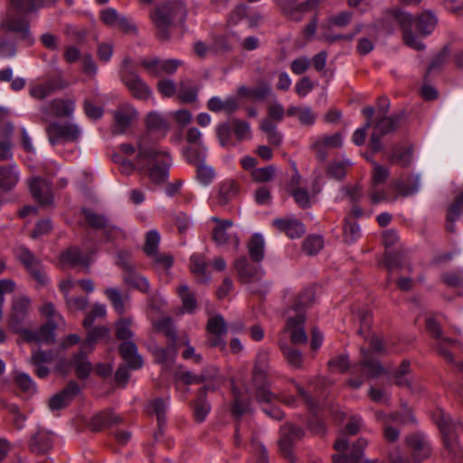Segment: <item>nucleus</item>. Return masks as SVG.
<instances>
[{
  "mask_svg": "<svg viewBox=\"0 0 463 463\" xmlns=\"http://www.w3.org/2000/svg\"><path fill=\"white\" fill-rule=\"evenodd\" d=\"M272 225L291 239L299 238L306 232L304 224L294 218H277L272 221Z\"/></svg>",
  "mask_w": 463,
  "mask_h": 463,
  "instance_id": "obj_23",
  "label": "nucleus"
},
{
  "mask_svg": "<svg viewBox=\"0 0 463 463\" xmlns=\"http://www.w3.org/2000/svg\"><path fill=\"white\" fill-rule=\"evenodd\" d=\"M80 388L79 384L71 381L61 392L52 396L48 402L51 411H58L66 408L78 395Z\"/></svg>",
  "mask_w": 463,
  "mask_h": 463,
  "instance_id": "obj_17",
  "label": "nucleus"
},
{
  "mask_svg": "<svg viewBox=\"0 0 463 463\" xmlns=\"http://www.w3.org/2000/svg\"><path fill=\"white\" fill-rule=\"evenodd\" d=\"M156 331L161 332L169 339V342H176V333L171 317H164L154 323Z\"/></svg>",
  "mask_w": 463,
  "mask_h": 463,
  "instance_id": "obj_48",
  "label": "nucleus"
},
{
  "mask_svg": "<svg viewBox=\"0 0 463 463\" xmlns=\"http://www.w3.org/2000/svg\"><path fill=\"white\" fill-rule=\"evenodd\" d=\"M208 263L204 256L199 253H194L190 258V269L201 281L206 282L210 277L206 272Z\"/></svg>",
  "mask_w": 463,
  "mask_h": 463,
  "instance_id": "obj_38",
  "label": "nucleus"
},
{
  "mask_svg": "<svg viewBox=\"0 0 463 463\" xmlns=\"http://www.w3.org/2000/svg\"><path fill=\"white\" fill-rule=\"evenodd\" d=\"M390 160L392 163L396 164L402 167L409 166L412 160V148L406 147L404 149L395 150L392 154Z\"/></svg>",
  "mask_w": 463,
  "mask_h": 463,
  "instance_id": "obj_56",
  "label": "nucleus"
},
{
  "mask_svg": "<svg viewBox=\"0 0 463 463\" xmlns=\"http://www.w3.org/2000/svg\"><path fill=\"white\" fill-rule=\"evenodd\" d=\"M205 391V387L200 390L202 396L196 400L194 405V417L197 422H203L211 411L210 403L203 397Z\"/></svg>",
  "mask_w": 463,
  "mask_h": 463,
  "instance_id": "obj_50",
  "label": "nucleus"
},
{
  "mask_svg": "<svg viewBox=\"0 0 463 463\" xmlns=\"http://www.w3.org/2000/svg\"><path fill=\"white\" fill-rule=\"evenodd\" d=\"M137 112L129 104L118 107L114 112V133L123 134L137 120Z\"/></svg>",
  "mask_w": 463,
  "mask_h": 463,
  "instance_id": "obj_19",
  "label": "nucleus"
},
{
  "mask_svg": "<svg viewBox=\"0 0 463 463\" xmlns=\"http://www.w3.org/2000/svg\"><path fill=\"white\" fill-rule=\"evenodd\" d=\"M0 30L5 33H14L19 40L26 42L29 45L33 43L28 22L23 17L16 16L12 12L6 13L2 17Z\"/></svg>",
  "mask_w": 463,
  "mask_h": 463,
  "instance_id": "obj_11",
  "label": "nucleus"
},
{
  "mask_svg": "<svg viewBox=\"0 0 463 463\" xmlns=\"http://www.w3.org/2000/svg\"><path fill=\"white\" fill-rule=\"evenodd\" d=\"M406 443L415 462H421L430 456V443L422 434L409 435L406 438Z\"/></svg>",
  "mask_w": 463,
  "mask_h": 463,
  "instance_id": "obj_18",
  "label": "nucleus"
},
{
  "mask_svg": "<svg viewBox=\"0 0 463 463\" xmlns=\"http://www.w3.org/2000/svg\"><path fill=\"white\" fill-rule=\"evenodd\" d=\"M274 3L281 14L288 20L294 22L302 21V15H300L298 11V0H274Z\"/></svg>",
  "mask_w": 463,
  "mask_h": 463,
  "instance_id": "obj_37",
  "label": "nucleus"
},
{
  "mask_svg": "<svg viewBox=\"0 0 463 463\" xmlns=\"http://www.w3.org/2000/svg\"><path fill=\"white\" fill-rule=\"evenodd\" d=\"M304 431L300 427L291 423H286L280 427L279 439L278 441L279 453L289 462H294L296 457L293 452V446L300 439Z\"/></svg>",
  "mask_w": 463,
  "mask_h": 463,
  "instance_id": "obj_9",
  "label": "nucleus"
},
{
  "mask_svg": "<svg viewBox=\"0 0 463 463\" xmlns=\"http://www.w3.org/2000/svg\"><path fill=\"white\" fill-rule=\"evenodd\" d=\"M393 187L396 190L397 196H410L419 190V177L410 176L407 182L397 180L393 183Z\"/></svg>",
  "mask_w": 463,
  "mask_h": 463,
  "instance_id": "obj_43",
  "label": "nucleus"
},
{
  "mask_svg": "<svg viewBox=\"0 0 463 463\" xmlns=\"http://www.w3.org/2000/svg\"><path fill=\"white\" fill-rule=\"evenodd\" d=\"M75 109V104L71 99H56L42 108L45 114H50L56 117L69 118Z\"/></svg>",
  "mask_w": 463,
  "mask_h": 463,
  "instance_id": "obj_27",
  "label": "nucleus"
},
{
  "mask_svg": "<svg viewBox=\"0 0 463 463\" xmlns=\"http://www.w3.org/2000/svg\"><path fill=\"white\" fill-rule=\"evenodd\" d=\"M118 349L128 366L132 369H139L143 365L142 357L137 354V347L133 342L124 341L120 344Z\"/></svg>",
  "mask_w": 463,
  "mask_h": 463,
  "instance_id": "obj_29",
  "label": "nucleus"
},
{
  "mask_svg": "<svg viewBox=\"0 0 463 463\" xmlns=\"http://www.w3.org/2000/svg\"><path fill=\"white\" fill-rule=\"evenodd\" d=\"M260 129L266 134L268 143L273 146H279L282 143V135L277 131L276 126L270 119H264L260 123Z\"/></svg>",
  "mask_w": 463,
  "mask_h": 463,
  "instance_id": "obj_47",
  "label": "nucleus"
},
{
  "mask_svg": "<svg viewBox=\"0 0 463 463\" xmlns=\"http://www.w3.org/2000/svg\"><path fill=\"white\" fill-rule=\"evenodd\" d=\"M16 254L19 260L26 267L31 275L40 284H45L47 281V277L37 258L24 246H21L17 249Z\"/></svg>",
  "mask_w": 463,
  "mask_h": 463,
  "instance_id": "obj_15",
  "label": "nucleus"
},
{
  "mask_svg": "<svg viewBox=\"0 0 463 463\" xmlns=\"http://www.w3.org/2000/svg\"><path fill=\"white\" fill-rule=\"evenodd\" d=\"M432 419L439 429L449 456L452 458H461L463 454L458 442L457 431L463 430V424L452 420L451 417L439 408L432 413Z\"/></svg>",
  "mask_w": 463,
  "mask_h": 463,
  "instance_id": "obj_3",
  "label": "nucleus"
},
{
  "mask_svg": "<svg viewBox=\"0 0 463 463\" xmlns=\"http://www.w3.org/2000/svg\"><path fill=\"white\" fill-rule=\"evenodd\" d=\"M361 354L360 363L352 369V373L358 374V377L348 381L349 385L354 389L359 388L364 380L379 377L385 373L383 366L371 356L369 351L362 348Z\"/></svg>",
  "mask_w": 463,
  "mask_h": 463,
  "instance_id": "obj_6",
  "label": "nucleus"
},
{
  "mask_svg": "<svg viewBox=\"0 0 463 463\" xmlns=\"http://www.w3.org/2000/svg\"><path fill=\"white\" fill-rule=\"evenodd\" d=\"M211 221L216 223L212 232L213 241L218 246H231L237 250L240 246V240L237 234L232 232L233 222L231 220H222L218 217H212Z\"/></svg>",
  "mask_w": 463,
  "mask_h": 463,
  "instance_id": "obj_13",
  "label": "nucleus"
},
{
  "mask_svg": "<svg viewBox=\"0 0 463 463\" xmlns=\"http://www.w3.org/2000/svg\"><path fill=\"white\" fill-rule=\"evenodd\" d=\"M324 241L321 236H308L303 241L302 249L307 255H315L323 248Z\"/></svg>",
  "mask_w": 463,
  "mask_h": 463,
  "instance_id": "obj_61",
  "label": "nucleus"
},
{
  "mask_svg": "<svg viewBox=\"0 0 463 463\" xmlns=\"http://www.w3.org/2000/svg\"><path fill=\"white\" fill-rule=\"evenodd\" d=\"M109 334V330L105 326H96L90 329L88 333L87 339L81 345L80 348L91 352L95 343L103 337H106Z\"/></svg>",
  "mask_w": 463,
  "mask_h": 463,
  "instance_id": "obj_52",
  "label": "nucleus"
},
{
  "mask_svg": "<svg viewBox=\"0 0 463 463\" xmlns=\"http://www.w3.org/2000/svg\"><path fill=\"white\" fill-rule=\"evenodd\" d=\"M288 116H297L298 120L307 126L313 125L316 120V115L310 108L307 107H289L287 111Z\"/></svg>",
  "mask_w": 463,
  "mask_h": 463,
  "instance_id": "obj_49",
  "label": "nucleus"
},
{
  "mask_svg": "<svg viewBox=\"0 0 463 463\" xmlns=\"http://www.w3.org/2000/svg\"><path fill=\"white\" fill-rule=\"evenodd\" d=\"M184 156L189 164L198 166L200 164L205 163L206 148L203 146L198 148L188 147L185 149Z\"/></svg>",
  "mask_w": 463,
  "mask_h": 463,
  "instance_id": "obj_57",
  "label": "nucleus"
},
{
  "mask_svg": "<svg viewBox=\"0 0 463 463\" xmlns=\"http://www.w3.org/2000/svg\"><path fill=\"white\" fill-rule=\"evenodd\" d=\"M119 74L122 82L135 99L146 100L151 97V89L131 68V59L129 57L123 60Z\"/></svg>",
  "mask_w": 463,
  "mask_h": 463,
  "instance_id": "obj_5",
  "label": "nucleus"
},
{
  "mask_svg": "<svg viewBox=\"0 0 463 463\" xmlns=\"http://www.w3.org/2000/svg\"><path fill=\"white\" fill-rule=\"evenodd\" d=\"M305 315L298 313L294 317H288L286 329L290 332V340L293 344H306L307 335L303 329Z\"/></svg>",
  "mask_w": 463,
  "mask_h": 463,
  "instance_id": "obj_25",
  "label": "nucleus"
},
{
  "mask_svg": "<svg viewBox=\"0 0 463 463\" xmlns=\"http://www.w3.org/2000/svg\"><path fill=\"white\" fill-rule=\"evenodd\" d=\"M152 353L157 364L169 365L174 362L177 353L176 342H168L165 348L155 346Z\"/></svg>",
  "mask_w": 463,
  "mask_h": 463,
  "instance_id": "obj_34",
  "label": "nucleus"
},
{
  "mask_svg": "<svg viewBox=\"0 0 463 463\" xmlns=\"http://www.w3.org/2000/svg\"><path fill=\"white\" fill-rule=\"evenodd\" d=\"M132 320L130 317L120 318L115 325L116 337L118 340L128 341L133 336L131 330Z\"/></svg>",
  "mask_w": 463,
  "mask_h": 463,
  "instance_id": "obj_55",
  "label": "nucleus"
},
{
  "mask_svg": "<svg viewBox=\"0 0 463 463\" xmlns=\"http://www.w3.org/2000/svg\"><path fill=\"white\" fill-rule=\"evenodd\" d=\"M414 421L413 415L411 411L397 412L391 414L384 422V438L386 440L396 441L400 436L398 430L391 426V424H408Z\"/></svg>",
  "mask_w": 463,
  "mask_h": 463,
  "instance_id": "obj_21",
  "label": "nucleus"
},
{
  "mask_svg": "<svg viewBox=\"0 0 463 463\" xmlns=\"http://www.w3.org/2000/svg\"><path fill=\"white\" fill-rule=\"evenodd\" d=\"M393 15L403 32L404 43L415 50H423L425 46L413 33L412 28L415 26L420 34L428 35L431 33L437 24L436 16L430 11H425L417 18H414L402 10L394 11Z\"/></svg>",
  "mask_w": 463,
  "mask_h": 463,
  "instance_id": "obj_2",
  "label": "nucleus"
},
{
  "mask_svg": "<svg viewBox=\"0 0 463 463\" xmlns=\"http://www.w3.org/2000/svg\"><path fill=\"white\" fill-rule=\"evenodd\" d=\"M119 151L128 156L135 155L133 161L122 159L120 171L125 175L132 174L136 169L146 172L149 179L156 184L166 181L172 159L170 155L156 145H149L147 137H139L137 146L132 144H121Z\"/></svg>",
  "mask_w": 463,
  "mask_h": 463,
  "instance_id": "obj_1",
  "label": "nucleus"
},
{
  "mask_svg": "<svg viewBox=\"0 0 463 463\" xmlns=\"http://www.w3.org/2000/svg\"><path fill=\"white\" fill-rule=\"evenodd\" d=\"M280 349L289 366L294 368H300L302 366L303 354L299 350L286 344L281 345Z\"/></svg>",
  "mask_w": 463,
  "mask_h": 463,
  "instance_id": "obj_46",
  "label": "nucleus"
},
{
  "mask_svg": "<svg viewBox=\"0 0 463 463\" xmlns=\"http://www.w3.org/2000/svg\"><path fill=\"white\" fill-rule=\"evenodd\" d=\"M177 292L182 300L184 311L193 313L197 307L194 294L189 290L186 285H180L177 288Z\"/></svg>",
  "mask_w": 463,
  "mask_h": 463,
  "instance_id": "obj_51",
  "label": "nucleus"
},
{
  "mask_svg": "<svg viewBox=\"0 0 463 463\" xmlns=\"http://www.w3.org/2000/svg\"><path fill=\"white\" fill-rule=\"evenodd\" d=\"M124 282L141 292L147 293L149 290V283L147 279L137 273L134 269L123 274Z\"/></svg>",
  "mask_w": 463,
  "mask_h": 463,
  "instance_id": "obj_40",
  "label": "nucleus"
},
{
  "mask_svg": "<svg viewBox=\"0 0 463 463\" xmlns=\"http://www.w3.org/2000/svg\"><path fill=\"white\" fill-rule=\"evenodd\" d=\"M240 107L239 99L231 97L222 100L219 97H213L207 103V108L213 112L225 111L229 114L235 112Z\"/></svg>",
  "mask_w": 463,
  "mask_h": 463,
  "instance_id": "obj_31",
  "label": "nucleus"
},
{
  "mask_svg": "<svg viewBox=\"0 0 463 463\" xmlns=\"http://www.w3.org/2000/svg\"><path fill=\"white\" fill-rule=\"evenodd\" d=\"M410 372V362L403 360L399 368L394 373V383L399 387H411V382L408 378Z\"/></svg>",
  "mask_w": 463,
  "mask_h": 463,
  "instance_id": "obj_58",
  "label": "nucleus"
},
{
  "mask_svg": "<svg viewBox=\"0 0 463 463\" xmlns=\"http://www.w3.org/2000/svg\"><path fill=\"white\" fill-rule=\"evenodd\" d=\"M30 191L33 198L41 206L47 207L52 203V191L51 183L41 177H33L29 183Z\"/></svg>",
  "mask_w": 463,
  "mask_h": 463,
  "instance_id": "obj_16",
  "label": "nucleus"
},
{
  "mask_svg": "<svg viewBox=\"0 0 463 463\" xmlns=\"http://www.w3.org/2000/svg\"><path fill=\"white\" fill-rule=\"evenodd\" d=\"M239 193L238 184L233 180L224 181L220 184L218 201L220 204H227Z\"/></svg>",
  "mask_w": 463,
  "mask_h": 463,
  "instance_id": "obj_41",
  "label": "nucleus"
},
{
  "mask_svg": "<svg viewBox=\"0 0 463 463\" xmlns=\"http://www.w3.org/2000/svg\"><path fill=\"white\" fill-rule=\"evenodd\" d=\"M46 133L52 145L74 142L80 134L79 127L72 123L53 122L47 126Z\"/></svg>",
  "mask_w": 463,
  "mask_h": 463,
  "instance_id": "obj_14",
  "label": "nucleus"
},
{
  "mask_svg": "<svg viewBox=\"0 0 463 463\" xmlns=\"http://www.w3.org/2000/svg\"><path fill=\"white\" fill-rule=\"evenodd\" d=\"M61 260L63 263H68L71 266L89 265V256L81 252L78 248H71L61 255Z\"/></svg>",
  "mask_w": 463,
  "mask_h": 463,
  "instance_id": "obj_42",
  "label": "nucleus"
},
{
  "mask_svg": "<svg viewBox=\"0 0 463 463\" xmlns=\"http://www.w3.org/2000/svg\"><path fill=\"white\" fill-rule=\"evenodd\" d=\"M56 328V325L52 321H48L46 324L43 325L39 330H25L22 335L25 341L27 342H35L39 344H52L54 342V330Z\"/></svg>",
  "mask_w": 463,
  "mask_h": 463,
  "instance_id": "obj_22",
  "label": "nucleus"
},
{
  "mask_svg": "<svg viewBox=\"0 0 463 463\" xmlns=\"http://www.w3.org/2000/svg\"><path fill=\"white\" fill-rule=\"evenodd\" d=\"M19 179L15 165L0 166V188L10 191L16 185Z\"/></svg>",
  "mask_w": 463,
  "mask_h": 463,
  "instance_id": "obj_35",
  "label": "nucleus"
},
{
  "mask_svg": "<svg viewBox=\"0 0 463 463\" xmlns=\"http://www.w3.org/2000/svg\"><path fill=\"white\" fill-rule=\"evenodd\" d=\"M31 307V300L26 296L15 297L8 317V326L14 333L23 335L26 330L24 322Z\"/></svg>",
  "mask_w": 463,
  "mask_h": 463,
  "instance_id": "obj_10",
  "label": "nucleus"
},
{
  "mask_svg": "<svg viewBox=\"0 0 463 463\" xmlns=\"http://www.w3.org/2000/svg\"><path fill=\"white\" fill-rule=\"evenodd\" d=\"M402 115L378 116L372 127L373 131L370 137L369 146L373 152H378L382 148L381 139L383 136L395 131L399 128Z\"/></svg>",
  "mask_w": 463,
  "mask_h": 463,
  "instance_id": "obj_8",
  "label": "nucleus"
},
{
  "mask_svg": "<svg viewBox=\"0 0 463 463\" xmlns=\"http://www.w3.org/2000/svg\"><path fill=\"white\" fill-rule=\"evenodd\" d=\"M146 132L140 137H147L148 144L150 142V134L153 132H163L165 134L168 128L165 119L156 112H150L146 118Z\"/></svg>",
  "mask_w": 463,
  "mask_h": 463,
  "instance_id": "obj_32",
  "label": "nucleus"
},
{
  "mask_svg": "<svg viewBox=\"0 0 463 463\" xmlns=\"http://www.w3.org/2000/svg\"><path fill=\"white\" fill-rule=\"evenodd\" d=\"M119 415L110 411H103L95 414L90 420L89 428L95 432L101 431L105 428L111 427L122 422Z\"/></svg>",
  "mask_w": 463,
  "mask_h": 463,
  "instance_id": "obj_26",
  "label": "nucleus"
},
{
  "mask_svg": "<svg viewBox=\"0 0 463 463\" xmlns=\"http://www.w3.org/2000/svg\"><path fill=\"white\" fill-rule=\"evenodd\" d=\"M89 353V351L80 348L79 353L72 357L71 364L75 368L77 376L80 379L87 378L92 368L90 363L87 361Z\"/></svg>",
  "mask_w": 463,
  "mask_h": 463,
  "instance_id": "obj_36",
  "label": "nucleus"
},
{
  "mask_svg": "<svg viewBox=\"0 0 463 463\" xmlns=\"http://www.w3.org/2000/svg\"><path fill=\"white\" fill-rule=\"evenodd\" d=\"M234 268L238 273L239 279L242 283H251L260 280L263 276L262 269L249 263L245 256L240 257L234 261Z\"/></svg>",
  "mask_w": 463,
  "mask_h": 463,
  "instance_id": "obj_20",
  "label": "nucleus"
},
{
  "mask_svg": "<svg viewBox=\"0 0 463 463\" xmlns=\"http://www.w3.org/2000/svg\"><path fill=\"white\" fill-rule=\"evenodd\" d=\"M168 408V398H156L149 402L147 405V412L155 414L157 420L158 433L162 432L163 427L165 425V413Z\"/></svg>",
  "mask_w": 463,
  "mask_h": 463,
  "instance_id": "obj_30",
  "label": "nucleus"
},
{
  "mask_svg": "<svg viewBox=\"0 0 463 463\" xmlns=\"http://www.w3.org/2000/svg\"><path fill=\"white\" fill-rule=\"evenodd\" d=\"M64 87L61 79H49L44 82L32 86L30 88V95L36 99H43L52 95L55 90Z\"/></svg>",
  "mask_w": 463,
  "mask_h": 463,
  "instance_id": "obj_28",
  "label": "nucleus"
},
{
  "mask_svg": "<svg viewBox=\"0 0 463 463\" xmlns=\"http://www.w3.org/2000/svg\"><path fill=\"white\" fill-rule=\"evenodd\" d=\"M449 50L448 46H444L431 60L427 69L426 74L429 75L433 71L440 70L448 61Z\"/></svg>",
  "mask_w": 463,
  "mask_h": 463,
  "instance_id": "obj_60",
  "label": "nucleus"
},
{
  "mask_svg": "<svg viewBox=\"0 0 463 463\" xmlns=\"http://www.w3.org/2000/svg\"><path fill=\"white\" fill-rule=\"evenodd\" d=\"M52 447V437L50 432L39 430L31 439L30 449L37 454L45 453Z\"/></svg>",
  "mask_w": 463,
  "mask_h": 463,
  "instance_id": "obj_33",
  "label": "nucleus"
},
{
  "mask_svg": "<svg viewBox=\"0 0 463 463\" xmlns=\"http://www.w3.org/2000/svg\"><path fill=\"white\" fill-rule=\"evenodd\" d=\"M206 329L209 334L226 335L227 325L222 316L215 315L209 318Z\"/></svg>",
  "mask_w": 463,
  "mask_h": 463,
  "instance_id": "obj_62",
  "label": "nucleus"
},
{
  "mask_svg": "<svg viewBox=\"0 0 463 463\" xmlns=\"http://www.w3.org/2000/svg\"><path fill=\"white\" fill-rule=\"evenodd\" d=\"M248 250L250 259L260 262L264 257V240L261 235L254 234L248 242Z\"/></svg>",
  "mask_w": 463,
  "mask_h": 463,
  "instance_id": "obj_44",
  "label": "nucleus"
},
{
  "mask_svg": "<svg viewBox=\"0 0 463 463\" xmlns=\"http://www.w3.org/2000/svg\"><path fill=\"white\" fill-rule=\"evenodd\" d=\"M271 91L269 85H260L257 87L249 88L246 86H241L238 89V96L245 97L254 100L264 99Z\"/></svg>",
  "mask_w": 463,
  "mask_h": 463,
  "instance_id": "obj_39",
  "label": "nucleus"
},
{
  "mask_svg": "<svg viewBox=\"0 0 463 463\" xmlns=\"http://www.w3.org/2000/svg\"><path fill=\"white\" fill-rule=\"evenodd\" d=\"M82 214L86 223L90 227L103 231V235L107 241H114L123 236L122 231L118 227L111 224L106 215L98 213L90 209H83Z\"/></svg>",
  "mask_w": 463,
  "mask_h": 463,
  "instance_id": "obj_12",
  "label": "nucleus"
},
{
  "mask_svg": "<svg viewBox=\"0 0 463 463\" xmlns=\"http://www.w3.org/2000/svg\"><path fill=\"white\" fill-rule=\"evenodd\" d=\"M426 329L427 331L438 340V348L441 354V355L449 363L453 362L452 354L445 348V345H451L454 343L450 338L443 337L442 331L440 326L437 323V321L429 317L426 320Z\"/></svg>",
  "mask_w": 463,
  "mask_h": 463,
  "instance_id": "obj_24",
  "label": "nucleus"
},
{
  "mask_svg": "<svg viewBox=\"0 0 463 463\" xmlns=\"http://www.w3.org/2000/svg\"><path fill=\"white\" fill-rule=\"evenodd\" d=\"M234 135L239 141L250 137V127L248 122L238 118L232 119Z\"/></svg>",
  "mask_w": 463,
  "mask_h": 463,
  "instance_id": "obj_63",
  "label": "nucleus"
},
{
  "mask_svg": "<svg viewBox=\"0 0 463 463\" xmlns=\"http://www.w3.org/2000/svg\"><path fill=\"white\" fill-rule=\"evenodd\" d=\"M269 353L267 350H260L257 354L255 364L253 367V382L256 385V399L260 402H272L278 396L269 391L265 384L267 372L269 368Z\"/></svg>",
  "mask_w": 463,
  "mask_h": 463,
  "instance_id": "obj_4",
  "label": "nucleus"
},
{
  "mask_svg": "<svg viewBox=\"0 0 463 463\" xmlns=\"http://www.w3.org/2000/svg\"><path fill=\"white\" fill-rule=\"evenodd\" d=\"M353 18V14L348 11L341 12L335 15H332L326 19L321 25V30H330L333 25L337 27L347 26Z\"/></svg>",
  "mask_w": 463,
  "mask_h": 463,
  "instance_id": "obj_45",
  "label": "nucleus"
},
{
  "mask_svg": "<svg viewBox=\"0 0 463 463\" xmlns=\"http://www.w3.org/2000/svg\"><path fill=\"white\" fill-rule=\"evenodd\" d=\"M184 7L182 3H167L158 6L151 14L152 20L160 30V37H167L166 29L178 16H183Z\"/></svg>",
  "mask_w": 463,
  "mask_h": 463,
  "instance_id": "obj_7",
  "label": "nucleus"
},
{
  "mask_svg": "<svg viewBox=\"0 0 463 463\" xmlns=\"http://www.w3.org/2000/svg\"><path fill=\"white\" fill-rule=\"evenodd\" d=\"M350 165L346 159L334 160L328 165L326 173L329 176L340 180L346 175Z\"/></svg>",
  "mask_w": 463,
  "mask_h": 463,
  "instance_id": "obj_53",
  "label": "nucleus"
},
{
  "mask_svg": "<svg viewBox=\"0 0 463 463\" xmlns=\"http://www.w3.org/2000/svg\"><path fill=\"white\" fill-rule=\"evenodd\" d=\"M160 235L156 230H151L146 234L144 251L147 256L155 255L157 252Z\"/></svg>",
  "mask_w": 463,
  "mask_h": 463,
  "instance_id": "obj_64",
  "label": "nucleus"
},
{
  "mask_svg": "<svg viewBox=\"0 0 463 463\" xmlns=\"http://www.w3.org/2000/svg\"><path fill=\"white\" fill-rule=\"evenodd\" d=\"M360 237V228L358 224L351 220V217L345 219L344 225V240L346 243H353Z\"/></svg>",
  "mask_w": 463,
  "mask_h": 463,
  "instance_id": "obj_59",
  "label": "nucleus"
},
{
  "mask_svg": "<svg viewBox=\"0 0 463 463\" xmlns=\"http://www.w3.org/2000/svg\"><path fill=\"white\" fill-rule=\"evenodd\" d=\"M314 291L311 288L305 289L296 298L293 304V310L298 313H303L304 309L307 308L314 301Z\"/></svg>",
  "mask_w": 463,
  "mask_h": 463,
  "instance_id": "obj_54",
  "label": "nucleus"
}]
</instances>
